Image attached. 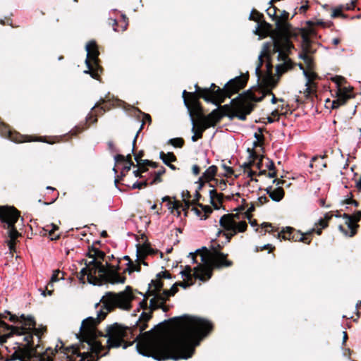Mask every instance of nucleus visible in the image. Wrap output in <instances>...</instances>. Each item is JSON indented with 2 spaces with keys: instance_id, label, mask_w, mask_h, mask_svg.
Instances as JSON below:
<instances>
[{
  "instance_id": "1",
  "label": "nucleus",
  "mask_w": 361,
  "mask_h": 361,
  "mask_svg": "<svg viewBox=\"0 0 361 361\" xmlns=\"http://www.w3.org/2000/svg\"><path fill=\"white\" fill-rule=\"evenodd\" d=\"M162 300L152 298L149 312H142L133 326L114 323L106 327L107 349L123 346L126 348L136 342L137 352L147 357L161 361L169 359H188L195 348L214 330L213 324L203 318L184 314L164 320L152 329L143 332L153 312L160 309Z\"/></svg>"
},
{
  "instance_id": "2",
  "label": "nucleus",
  "mask_w": 361,
  "mask_h": 361,
  "mask_svg": "<svg viewBox=\"0 0 361 361\" xmlns=\"http://www.w3.org/2000/svg\"><path fill=\"white\" fill-rule=\"evenodd\" d=\"M135 296L133 294V289L130 286H126L124 291L118 293L108 292L101 300L103 307L106 312L100 310L98 312L97 318L92 317L84 319L80 326V334L78 336L80 344L79 346L71 345L64 347L61 341V345L59 350L71 359V357H80L79 361L87 360V361H97L100 357L106 355L107 352L100 355L105 350L104 346L97 340V326L106 317L108 312L115 308L128 310L131 309V302Z\"/></svg>"
},
{
  "instance_id": "3",
  "label": "nucleus",
  "mask_w": 361,
  "mask_h": 361,
  "mask_svg": "<svg viewBox=\"0 0 361 361\" xmlns=\"http://www.w3.org/2000/svg\"><path fill=\"white\" fill-rule=\"evenodd\" d=\"M269 51V44H263L262 51L258 56V64L255 68V75L257 80L262 79V83L264 86V88H256L254 91H247L245 95L238 100L234 101L233 103V111L235 116L242 121L246 118V116L252 111L253 105L251 102H260L267 94L271 95V103L276 102V98L271 92L273 89L278 82V79H275L272 75V66L270 63L267 64V73L262 75L261 72V66L263 64L262 58L265 56Z\"/></svg>"
},
{
  "instance_id": "4",
  "label": "nucleus",
  "mask_w": 361,
  "mask_h": 361,
  "mask_svg": "<svg viewBox=\"0 0 361 361\" xmlns=\"http://www.w3.org/2000/svg\"><path fill=\"white\" fill-rule=\"evenodd\" d=\"M186 94H188L186 90H183V102L191 117L192 130H195L194 135H201L205 129L214 126L216 123L222 117V114L216 109L212 111L209 115L204 116L199 101L194 94L188 93L190 99H188L185 97Z\"/></svg>"
},
{
  "instance_id": "5",
  "label": "nucleus",
  "mask_w": 361,
  "mask_h": 361,
  "mask_svg": "<svg viewBox=\"0 0 361 361\" xmlns=\"http://www.w3.org/2000/svg\"><path fill=\"white\" fill-rule=\"evenodd\" d=\"M6 313L9 316L8 320L11 322L20 324L19 326L23 331L22 336H24L23 341L27 343L31 348H34L33 334L40 339L42 335L47 331V328H36V321L32 315L26 316L22 314L20 316H17L9 311H6Z\"/></svg>"
},
{
  "instance_id": "6",
  "label": "nucleus",
  "mask_w": 361,
  "mask_h": 361,
  "mask_svg": "<svg viewBox=\"0 0 361 361\" xmlns=\"http://www.w3.org/2000/svg\"><path fill=\"white\" fill-rule=\"evenodd\" d=\"M291 47L292 45L287 39L281 41L279 39L274 40V49L278 53L277 61L279 63L276 66L278 80L281 75L293 67L292 62L286 54L287 51L290 50Z\"/></svg>"
},
{
  "instance_id": "7",
  "label": "nucleus",
  "mask_w": 361,
  "mask_h": 361,
  "mask_svg": "<svg viewBox=\"0 0 361 361\" xmlns=\"http://www.w3.org/2000/svg\"><path fill=\"white\" fill-rule=\"evenodd\" d=\"M20 216V212L14 206L2 205L0 207V227L12 233H17L16 224Z\"/></svg>"
},
{
  "instance_id": "8",
  "label": "nucleus",
  "mask_w": 361,
  "mask_h": 361,
  "mask_svg": "<svg viewBox=\"0 0 361 361\" xmlns=\"http://www.w3.org/2000/svg\"><path fill=\"white\" fill-rule=\"evenodd\" d=\"M119 263L120 259L118 261V264ZM96 269H97L101 278L105 282L112 284L124 283L126 282V277L121 276L118 272L120 269L119 264H117L116 267H115L114 265L106 262V266L105 267L102 262H100Z\"/></svg>"
},
{
  "instance_id": "9",
  "label": "nucleus",
  "mask_w": 361,
  "mask_h": 361,
  "mask_svg": "<svg viewBox=\"0 0 361 361\" xmlns=\"http://www.w3.org/2000/svg\"><path fill=\"white\" fill-rule=\"evenodd\" d=\"M193 270L194 273L192 274V268L190 266L186 265L180 274L182 276L185 277L186 281L190 282H194V278L205 281L209 279L212 276V268L209 266L199 264L195 267Z\"/></svg>"
},
{
  "instance_id": "10",
  "label": "nucleus",
  "mask_w": 361,
  "mask_h": 361,
  "mask_svg": "<svg viewBox=\"0 0 361 361\" xmlns=\"http://www.w3.org/2000/svg\"><path fill=\"white\" fill-rule=\"evenodd\" d=\"M16 344L18 346L13 348L15 351L11 355L9 360L28 361L33 356L37 357L39 354L37 351V348L39 347V345L36 348H31L27 343L23 345L20 342H16Z\"/></svg>"
},
{
  "instance_id": "11",
  "label": "nucleus",
  "mask_w": 361,
  "mask_h": 361,
  "mask_svg": "<svg viewBox=\"0 0 361 361\" xmlns=\"http://www.w3.org/2000/svg\"><path fill=\"white\" fill-rule=\"evenodd\" d=\"M8 314L4 312V314H0V329H2L4 331H9L7 334L4 335H0V343L2 345L7 341V339L13 336H22L23 331H22L23 329L20 328L19 326H13L9 325L3 321V319H7Z\"/></svg>"
},
{
  "instance_id": "12",
  "label": "nucleus",
  "mask_w": 361,
  "mask_h": 361,
  "mask_svg": "<svg viewBox=\"0 0 361 361\" xmlns=\"http://www.w3.org/2000/svg\"><path fill=\"white\" fill-rule=\"evenodd\" d=\"M15 143H23L27 142H43L49 144H54L60 141L62 137H7Z\"/></svg>"
},
{
  "instance_id": "13",
  "label": "nucleus",
  "mask_w": 361,
  "mask_h": 361,
  "mask_svg": "<svg viewBox=\"0 0 361 361\" xmlns=\"http://www.w3.org/2000/svg\"><path fill=\"white\" fill-rule=\"evenodd\" d=\"M342 217L345 219V224L348 230H346L342 225H339L338 229L346 236L353 237L357 233V228L360 226L356 224L350 214L344 213Z\"/></svg>"
},
{
  "instance_id": "14",
  "label": "nucleus",
  "mask_w": 361,
  "mask_h": 361,
  "mask_svg": "<svg viewBox=\"0 0 361 361\" xmlns=\"http://www.w3.org/2000/svg\"><path fill=\"white\" fill-rule=\"evenodd\" d=\"M220 226L224 230L223 235L226 238V243H230L232 238L238 233L245 232L247 228V224L245 221H239L238 227L231 226V229H227V226L226 224H220Z\"/></svg>"
},
{
  "instance_id": "15",
  "label": "nucleus",
  "mask_w": 361,
  "mask_h": 361,
  "mask_svg": "<svg viewBox=\"0 0 361 361\" xmlns=\"http://www.w3.org/2000/svg\"><path fill=\"white\" fill-rule=\"evenodd\" d=\"M246 82V78L242 76L235 77L230 80L224 86V90L230 97L233 93L242 88Z\"/></svg>"
},
{
  "instance_id": "16",
  "label": "nucleus",
  "mask_w": 361,
  "mask_h": 361,
  "mask_svg": "<svg viewBox=\"0 0 361 361\" xmlns=\"http://www.w3.org/2000/svg\"><path fill=\"white\" fill-rule=\"evenodd\" d=\"M228 254L224 252H216V255L213 258V267L216 269H222L225 267H231L233 266V261L228 259Z\"/></svg>"
},
{
  "instance_id": "17",
  "label": "nucleus",
  "mask_w": 361,
  "mask_h": 361,
  "mask_svg": "<svg viewBox=\"0 0 361 361\" xmlns=\"http://www.w3.org/2000/svg\"><path fill=\"white\" fill-rule=\"evenodd\" d=\"M240 218V214L238 212L235 214H226L221 217L219 224H226L227 229H231V226L238 227V222H237V220H239Z\"/></svg>"
},
{
  "instance_id": "18",
  "label": "nucleus",
  "mask_w": 361,
  "mask_h": 361,
  "mask_svg": "<svg viewBox=\"0 0 361 361\" xmlns=\"http://www.w3.org/2000/svg\"><path fill=\"white\" fill-rule=\"evenodd\" d=\"M85 50L87 51V59L90 62L92 61L99 68L97 65V60L99 56V51L97 49L95 42L90 41L85 46Z\"/></svg>"
},
{
  "instance_id": "19",
  "label": "nucleus",
  "mask_w": 361,
  "mask_h": 361,
  "mask_svg": "<svg viewBox=\"0 0 361 361\" xmlns=\"http://www.w3.org/2000/svg\"><path fill=\"white\" fill-rule=\"evenodd\" d=\"M218 169L215 165H212L209 166L202 174V176L199 178L200 187L199 190L203 186L205 182H210L212 180H215L214 176L217 173Z\"/></svg>"
},
{
  "instance_id": "20",
  "label": "nucleus",
  "mask_w": 361,
  "mask_h": 361,
  "mask_svg": "<svg viewBox=\"0 0 361 361\" xmlns=\"http://www.w3.org/2000/svg\"><path fill=\"white\" fill-rule=\"evenodd\" d=\"M210 202L214 209H219L222 207V203L224 199L223 193H218L215 189L209 191Z\"/></svg>"
},
{
  "instance_id": "21",
  "label": "nucleus",
  "mask_w": 361,
  "mask_h": 361,
  "mask_svg": "<svg viewBox=\"0 0 361 361\" xmlns=\"http://www.w3.org/2000/svg\"><path fill=\"white\" fill-rule=\"evenodd\" d=\"M293 235H291V241L302 242L305 244L310 245L312 242V238L306 235V233H302L299 230L293 228Z\"/></svg>"
},
{
  "instance_id": "22",
  "label": "nucleus",
  "mask_w": 361,
  "mask_h": 361,
  "mask_svg": "<svg viewBox=\"0 0 361 361\" xmlns=\"http://www.w3.org/2000/svg\"><path fill=\"white\" fill-rule=\"evenodd\" d=\"M59 350H60L58 345H56L54 349L47 348L45 352L39 353L37 357L39 358V361H53V357Z\"/></svg>"
},
{
  "instance_id": "23",
  "label": "nucleus",
  "mask_w": 361,
  "mask_h": 361,
  "mask_svg": "<svg viewBox=\"0 0 361 361\" xmlns=\"http://www.w3.org/2000/svg\"><path fill=\"white\" fill-rule=\"evenodd\" d=\"M99 262H100V261H97L96 259H92V260L89 262L87 260H85V267L82 268L79 273V274H80L78 276L79 281L81 283H85V276H86V274L88 272V269L90 267L97 266Z\"/></svg>"
},
{
  "instance_id": "24",
  "label": "nucleus",
  "mask_w": 361,
  "mask_h": 361,
  "mask_svg": "<svg viewBox=\"0 0 361 361\" xmlns=\"http://www.w3.org/2000/svg\"><path fill=\"white\" fill-rule=\"evenodd\" d=\"M7 235L9 238V240L6 241L7 245L8 246V248L11 252L15 251L16 249V240L21 237L22 235L20 233L17 231V233H12V231H7Z\"/></svg>"
},
{
  "instance_id": "25",
  "label": "nucleus",
  "mask_w": 361,
  "mask_h": 361,
  "mask_svg": "<svg viewBox=\"0 0 361 361\" xmlns=\"http://www.w3.org/2000/svg\"><path fill=\"white\" fill-rule=\"evenodd\" d=\"M293 227L286 226L283 228L280 232H278L276 235L279 240H291V235H293Z\"/></svg>"
},
{
  "instance_id": "26",
  "label": "nucleus",
  "mask_w": 361,
  "mask_h": 361,
  "mask_svg": "<svg viewBox=\"0 0 361 361\" xmlns=\"http://www.w3.org/2000/svg\"><path fill=\"white\" fill-rule=\"evenodd\" d=\"M302 51L300 54L313 53L314 51L311 47V44L308 36L306 34L302 35V42H301Z\"/></svg>"
},
{
  "instance_id": "27",
  "label": "nucleus",
  "mask_w": 361,
  "mask_h": 361,
  "mask_svg": "<svg viewBox=\"0 0 361 361\" xmlns=\"http://www.w3.org/2000/svg\"><path fill=\"white\" fill-rule=\"evenodd\" d=\"M350 90H348L346 87H344L343 89L339 88L336 92L337 96V100L340 104H342L343 105L347 102V100L350 97Z\"/></svg>"
},
{
  "instance_id": "28",
  "label": "nucleus",
  "mask_w": 361,
  "mask_h": 361,
  "mask_svg": "<svg viewBox=\"0 0 361 361\" xmlns=\"http://www.w3.org/2000/svg\"><path fill=\"white\" fill-rule=\"evenodd\" d=\"M96 267L97 266L90 267L88 269L87 274H86L88 283L94 285H96L98 282V278L96 276L97 273H98V270Z\"/></svg>"
},
{
  "instance_id": "29",
  "label": "nucleus",
  "mask_w": 361,
  "mask_h": 361,
  "mask_svg": "<svg viewBox=\"0 0 361 361\" xmlns=\"http://www.w3.org/2000/svg\"><path fill=\"white\" fill-rule=\"evenodd\" d=\"M276 26L283 35H288L290 32V25L285 20L277 19Z\"/></svg>"
},
{
  "instance_id": "30",
  "label": "nucleus",
  "mask_w": 361,
  "mask_h": 361,
  "mask_svg": "<svg viewBox=\"0 0 361 361\" xmlns=\"http://www.w3.org/2000/svg\"><path fill=\"white\" fill-rule=\"evenodd\" d=\"M284 190L281 186H279L277 188L274 190L271 194H269L270 198L275 202L281 201L284 197Z\"/></svg>"
},
{
  "instance_id": "31",
  "label": "nucleus",
  "mask_w": 361,
  "mask_h": 361,
  "mask_svg": "<svg viewBox=\"0 0 361 361\" xmlns=\"http://www.w3.org/2000/svg\"><path fill=\"white\" fill-rule=\"evenodd\" d=\"M303 75L307 80L306 83H305V86L307 87L306 90L307 91V93L310 94V82L312 80H314V78H316V74L314 72H312L311 71V69L307 68V70H303Z\"/></svg>"
},
{
  "instance_id": "32",
  "label": "nucleus",
  "mask_w": 361,
  "mask_h": 361,
  "mask_svg": "<svg viewBox=\"0 0 361 361\" xmlns=\"http://www.w3.org/2000/svg\"><path fill=\"white\" fill-rule=\"evenodd\" d=\"M334 216L331 212L326 213L324 219H320L317 223L315 224V226H321L322 228H326L329 226L330 220Z\"/></svg>"
},
{
  "instance_id": "33",
  "label": "nucleus",
  "mask_w": 361,
  "mask_h": 361,
  "mask_svg": "<svg viewBox=\"0 0 361 361\" xmlns=\"http://www.w3.org/2000/svg\"><path fill=\"white\" fill-rule=\"evenodd\" d=\"M195 87L196 88V91L198 92L199 95L204 98L205 101L208 102H213V97L210 95L212 90L207 89L201 90L197 85H195Z\"/></svg>"
},
{
  "instance_id": "34",
  "label": "nucleus",
  "mask_w": 361,
  "mask_h": 361,
  "mask_svg": "<svg viewBox=\"0 0 361 361\" xmlns=\"http://www.w3.org/2000/svg\"><path fill=\"white\" fill-rule=\"evenodd\" d=\"M149 287H151L152 291H155L156 293H158L163 289L164 282L161 279L157 278V279L151 281V283L149 284Z\"/></svg>"
},
{
  "instance_id": "35",
  "label": "nucleus",
  "mask_w": 361,
  "mask_h": 361,
  "mask_svg": "<svg viewBox=\"0 0 361 361\" xmlns=\"http://www.w3.org/2000/svg\"><path fill=\"white\" fill-rule=\"evenodd\" d=\"M154 177L152 180V181L149 183V185H154L159 183L162 182V178L161 176L166 173V169L163 166H161V169L154 172Z\"/></svg>"
},
{
  "instance_id": "36",
  "label": "nucleus",
  "mask_w": 361,
  "mask_h": 361,
  "mask_svg": "<svg viewBox=\"0 0 361 361\" xmlns=\"http://www.w3.org/2000/svg\"><path fill=\"white\" fill-rule=\"evenodd\" d=\"M262 228H264V231H261L262 235H265L267 232L274 234L275 232H278L279 228H275L272 226L271 223L264 222L261 224Z\"/></svg>"
},
{
  "instance_id": "37",
  "label": "nucleus",
  "mask_w": 361,
  "mask_h": 361,
  "mask_svg": "<svg viewBox=\"0 0 361 361\" xmlns=\"http://www.w3.org/2000/svg\"><path fill=\"white\" fill-rule=\"evenodd\" d=\"M312 54H299L298 55V57L304 61L308 69H311L312 66V58L310 56Z\"/></svg>"
},
{
  "instance_id": "38",
  "label": "nucleus",
  "mask_w": 361,
  "mask_h": 361,
  "mask_svg": "<svg viewBox=\"0 0 361 361\" xmlns=\"http://www.w3.org/2000/svg\"><path fill=\"white\" fill-rule=\"evenodd\" d=\"M137 260H142L145 259L146 257L148 256L147 254V251L144 249V245H140L138 244L137 245Z\"/></svg>"
},
{
  "instance_id": "39",
  "label": "nucleus",
  "mask_w": 361,
  "mask_h": 361,
  "mask_svg": "<svg viewBox=\"0 0 361 361\" xmlns=\"http://www.w3.org/2000/svg\"><path fill=\"white\" fill-rule=\"evenodd\" d=\"M144 249L147 251V255H155L157 254H159L160 257L163 258L164 254L158 250L157 249H154L150 246L149 243H144Z\"/></svg>"
},
{
  "instance_id": "40",
  "label": "nucleus",
  "mask_w": 361,
  "mask_h": 361,
  "mask_svg": "<svg viewBox=\"0 0 361 361\" xmlns=\"http://www.w3.org/2000/svg\"><path fill=\"white\" fill-rule=\"evenodd\" d=\"M169 145H173L175 147H182L184 145V140L180 137L170 139L168 142Z\"/></svg>"
},
{
  "instance_id": "41",
  "label": "nucleus",
  "mask_w": 361,
  "mask_h": 361,
  "mask_svg": "<svg viewBox=\"0 0 361 361\" xmlns=\"http://www.w3.org/2000/svg\"><path fill=\"white\" fill-rule=\"evenodd\" d=\"M256 140L252 142V148L255 149L260 147V151L264 152L263 145L264 144V137H255Z\"/></svg>"
},
{
  "instance_id": "42",
  "label": "nucleus",
  "mask_w": 361,
  "mask_h": 361,
  "mask_svg": "<svg viewBox=\"0 0 361 361\" xmlns=\"http://www.w3.org/2000/svg\"><path fill=\"white\" fill-rule=\"evenodd\" d=\"M60 274H61V271L59 269H56V270L54 271L53 274H52V276L50 279V281L49 282V286H51V287H53V283L56 282L60 279V278H59ZM62 275H64L63 272H62ZM61 279H63V276H62L61 277Z\"/></svg>"
},
{
  "instance_id": "43",
  "label": "nucleus",
  "mask_w": 361,
  "mask_h": 361,
  "mask_svg": "<svg viewBox=\"0 0 361 361\" xmlns=\"http://www.w3.org/2000/svg\"><path fill=\"white\" fill-rule=\"evenodd\" d=\"M198 207H200L202 211L204 212V214L201 216V219H207L210 214L212 213L213 209L210 206L204 205V204H198Z\"/></svg>"
},
{
  "instance_id": "44",
  "label": "nucleus",
  "mask_w": 361,
  "mask_h": 361,
  "mask_svg": "<svg viewBox=\"0 0 361 361\" xmlns=\"http://www.w3.org/2000/svg\"><path fill=\"white\" fill-rule=\"evenodd\" d=\"M85 63L87 67V69L84 71V73L90 74L92 78H97V73H95V71L93 70V68L92 67L90 62L87 59H86Z\"/></svg>"
},
{
  "instance_id": "45",
  "label": "nucleus",
  "mask_w": 361,
  "mask_h": 361,
  "mask_svg": "<svg viewBox=\"0 0 361 361\" xmlns=\"http://www.w3.org/2000/svg\"><path fill=\"white\" fill-rule=\"evenodd\" d=\"M183 207V204L178 201V200H175L173 202H172V204H171V206L169 207V209H171L172 211L173 210H176L177 212V216H180V209Z\"/></svg>"
},
{
  "instance_id": "46",
  "label": "nucleus",
  "mask_w": 361,
  "mask_h": 361,
  "mask_svg": "<svg viewBox=\"0 0 361 361\" xmlns=\"http://www.w3.org/2000/svg\"><path fill=\"white\" fill-rule=\"evenodd\" d=\"M322 229L321 226H316V228H312L311 230L308 231L307 232H306V235L309 237H310V238L312 239V237H313V234L315 233H317V235H322Z\"/></svg>"
},
{
  "instance_id": "47",
  "label": "nucleus",
  "mask_w": 361,
  "mask_h": 361,
  "mask_svg": "<svg viewBox=\"0 0 361 361\" xmlns=\"http://www.w3.org/2000/svg\"><path fill=\"white\" fill-rule=\"evenodd\" d=\"M169 292L167 290H164L162 293L159 292L157 293L156 297L159 298V296L161 297L162 300H160L162 302H166L167 300H169L171 296H168Z\"/></svg>"
},
{
  "instance_id": "48",
  "label": "nucleus",
  "mask_w": 361,
  "mask_h": 361,
  "mask_svg": "<svg viewBox=\"0 0 361 361\" xmlns=\"http://www.w3.org/2000/svg\"><path fill=\"white\" fill-rule=\"evenodd\" d=\"M221 167L224 169L226 172V173L223 175L224 176L231 177L232 175L234 174V170L233 169V168L226 166V164L223 163L221 164Z\"/></svg>"
},
{
  "instance_id": "49",
  "label": "nucleus",
  "mask_w": 361,
  "mask_h": 361,
  "mask_svg": "<svg viewBox=\"0 0 361 361\" xmlns=\"http://www.w3.org/2000/svg\"><path fill=\"white\" fill-rule=\"evenodd\" d=\"M148 185H149V183H148L147 180L142 181V182H135L133 183L132 186V189H142V188L147 187Z\"/></svg>"
},
{
  "instance_id": "50",
  "label": "nucleus",
  "mask_w": 361,
  "mask_h": 361,
  "mask_svg": "<svg viewBox=\"0 0 361 361\" xmlns=\"http://www.w3.org/2000/svg\"><path fill=\"white\" fill-rule=\"evenodd\" d=\"M247 151L250 154V157L252 159L251 161H254V162L255 161V160L259 159L261 157V155H259L257 154V152H256L255 149H254L248 148Z\"/></svg>"
},
{
  "instance_id": "51",
  "label": "nucleus",
  "mask_w": 361,
  "mask_h": 361,
  "mask_svg": "<svg viewBox=\"0 0 361 361\" xmlns=\"http://www.w3.org/2000/svg\"><path fill=\"white\" fill-rule=\"evenodd\" d=\"M343 8V6H341L339 7L335 8L332 11V13L331 15V18H336L338 16H342V9Z\"/></svg>"
},
{
  "instance_id": "52",
  "label": "nucleus",
  "mask_w": 361,
  "mask_h": 361,
  "mask_svg": "<svg viewBox=\"0 0 361 361\" xmlns=\"http://www.w3.org/2000/svg\"><path fill=\"white\" fill-rule=\"evenodd\" d=\"M224 247V245H221L219 243H216V245H212L211 247H210V249L212 250V253H213V256H215L216 255V252H221V250L223 249Z\"/></svg>"
},
{
  "instance_id": "53",
  "label": "nucleus",
  "mask_w": 361,
  "mask_h": 361,
  "mask_svg": "<svg viewBox=\"0 0 361 361\" xmlns=\"http://www.w3.org/2000/svg\"><path fill=\"white\" fill-rule=\"evenodd\" d=\"M184 205L181 207L183 209V211L184 212L185 216L188 215V209L190 207V205H192V201L190 200H183Z\"/></svg>"
},
{
  "instance_id": "54",
  "label": "nucleus",
  "mask_w": 361,
  "mask_h": 361,
  "mask_svg": "<svg viewBox=\"0 0 361 361\" xmlns=\"http://www.w3.org/2000/svg\"><path fill=\"white\" fill-rule=\"evenodd\" d=\"M133 125L135 127V132H133L132 133H134L135 136L139 135L140 132L142 128L143 123L140 124V122L139 121H134Z\"/></svg>"
},
{
  "instance_id": "55",
  "label": "nucleus",
  "mask_w": 361,
  "mask_h": 361,
  "mask_svg": "<svg viewBox=\"0 0 361 361\" xmlns=\"http://www.w3.org/2000/svg\"><path fill=\"white\" fill-rule=\"evenodd\" d=\"M264 250H269V252H271L275 250V247L271 244H267L263 247H256V252L263 251Z\"/></svg>"
},
{
  "instance_id": "56",
  "label": "nucleus",
  "mask_w": 361,
  "mask_h": 361,
  "mask_svg": "<svg viewBox=\"0 0 361 361\" xmlns=\"http://www.w3.org/2000/svg\"><path fill=\"white\" fill-rule=\"evenodd\" d=\"M165 160H169V162H173L177 160L176 157L173 152L164 153V156L162 157Z\"/></svg>"
},
{
  "instance_id": "57",
  "label": "nucleus",
  "mask_w": 361,
  "mask_h": 361,
  "mask_svg": "<svg viewBox=\"0 0 361 361\" xmlns=\"http://www.w3.org/2000/svg\"><path fill=\"white\" fill-rule=\"evenodd\" d=\"M157 293L155 291H152L151 287H149L147 289V291L143 294V300H148L149 298L152 296L153 298H155Z\"/></svg>"
},
{
  "instance_id": "58",
  "label": "nucleus",
  "mask_w": 361,
  "mask_h": 361,
  "mask_svg": "<svg viewBox=\"0 0 361 361\" xmlns=\"http://www.w3.org/2000/svg\"><path fill=\"white\" fill-rule=\"evenodd\" d=\"M194 284V282H190V281H178V282H176V285L178 286V287H182L183 288H186L190 286H192Z\"/></svg>"
},
{
  "instance_id": "59",
  "label": "nucleus",
  "mask_w": 361,
  "mask_h": 361,
  "mask_svg": "<svg viewBox=\"0 0 361 361\" xmlns=\"http://www.w3.org/2000/svg\"><path fill=\"white\" fill-rule=\"evenodd\" d=\"M157 278L159 279H171L172 276L168 271H161L157 275Z\"/></svg>"
},
{
  "instance_id": "60",
  "label": "nucleus",
  "mask_w": 361,
  "mask_h": 361,
  "mask_svg": "<svg viewBox=\"0 0 361 361\" xmlns=\"http://www.w3.org/2000/svg\"><path fill=\"white\" fill-rule=\"evenodd\" d=\"M144 156V152L140 151L137 154H135V159L137 163V165H140L143 164V161L145 159H142V157Z\"/></svg>"
},
{
  "instance_id": "61",
  "label": "nucleus",
  "mask_w": 361,
  "mask_h": 361,
  "mask_svg": "<svg viewBox=\"0 0 361 361\" xmlns=\"http://www.w3.org/2000/svg\"><path fill=\"white\" fill-rule=\"evenodd\" d=\"M116 164H121L123 163H125L126 161V157L122 154H117L114 157Z\"/></svg>"
},
{
  "instance_id": "62",
  "label": "nucleus",
  "mask_w": 361,
  "mask_h": 361,
  "mask_svg": "<svg viewBox=\"0 0 361 361\" xmlns=\"http://www.w3.org/2000/svg\"><path fill=\"white\" fill-rule=\"evenodd\" d=\"M0 130L2 135H11V132L7 129V127L2 123H0Z\"/></svg>"
},
{
  "instance_id": "63",
  "label": "nucleus",
  "mask_w": 361,
  "mask_h": 361,
  "mask_svg": "<svg viewBox=\"0 0 361 361\" xmlns=\"http://www.w3.org/2000/svg\"><path fill=\"white\" fill-rule=\"evenodd\" d=\"M216 185L219 187L221 190H224L226 188V181L225 180H215Z\"/></svg>"
},
{
  "instance_id": "64",
  "label": "nucleus",
  "mask_w": 361,
  "mask_h": 361,
  "mask_svg": "<svg viewBox=\"0 0 361 361\" xmlns=\"http://www.w3.org/2000/svg\"><path fill=\"white\" fill-rule=\"evenodd\" d=\"M352 219L357 224L361 220V211H357L353 214H350Z\"/></svg>"
}]
</instances>
